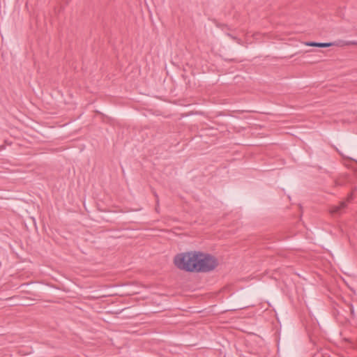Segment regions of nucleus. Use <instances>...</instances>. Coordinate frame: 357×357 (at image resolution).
Masks as SVG:
<instances>
[{
    "instance_id": "7ed1b4c3",
    "label": "nucleus",
    "mask_w": 357,
    "mask_h": 357,
    "mask_svg": "<svg viewBox=\"0 0 357 357\" xmlns=\"http://www.w3.org/2000/svg\"><path fill=\"white\" fill-rule=\"evenodd\" d=\"M353 199L352 194H350L347 201L341 202L339 205L333 206L330 209V213L333 215H340L344 212V209L347 208V202H350Z\"/></svg>"
},
{
    "instance_id": "20e7f679",
    "label": "nucleus",
    "mask_w": 357,
    "mask_h": 357,
    "mask_svg": "<svg viewBox=\"0 0 357 357\" xmlns=\"http://www.w3.org/2000/svg\"><path fill=\"white\" fill-rule=\"evenodd\" d=\"M227 36L228 37H229L230 38H231L232 40H236L238 43H240L241 40L239 38H238L237 37H236L230 33H227Z\"/></svg>"
},
{
    "instance_id": "423d86ee",
    "label": "nucleus",
    "mask_w": 357,
    "mask_h": 357,
    "mask_svg": "<svg viewBox=\"0 0 357 357\" xmlns=\"http://www.w3.org/2000/svg\"><path fill=\"white\" fill-rule=\"evenodd\" d=\"M154 196H155V198H156V202H157V203H158V195H157L155 192L154 193Z\"/></svg>"
},
{
    "instance_id": "39448f33",
    "label": "nucleus",
    "mask_w": 357,
    "mask_h": 357,
    "mask_svg": "<svg viewBox=\"0 0 357 357\" xmlns=\"http://www.w3.org/2000/svg\"><path fill=\"white\" fill-rule=\"evenodd\" d=\"M349 307H350L351 314H352V316H354V307L351 305Z\"/></svg>"
},
{
    "instance_id": "f257e3e1",
    "label": "nucleus",
    "mask_w": 357,
    "mask_h": 357,
    "mask_svg": "<svg viewBox=\"0 0 357 357\" xmlns=\"http://www.w3.org/2000/svg\"><path fill=\"white\" fill-rule=\"evenodd\" d=\"M174 263L178 268L187 272H210L218 266L215 257L200 252L177 254Z\"/></svg>"
},
{
    "instance_id": "f03ea898",
    "label": "nucleus",
    "mask_w": 357,
    "mask_h": 357,
    "mask_svg": "<svg viewBox=\"0 0 357 357\" xmlns=\"http://www.w3.org/2000/svg\"><path fill=\"white\" fill-rule=\"evenodd\" d=\"M307 46L318 47H328L331 46H340L343 47L344 45H357V41H344L337 40L333 43H317V42H307L305 43Z\"/></svg>"
}]
</instances>
